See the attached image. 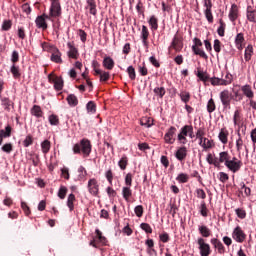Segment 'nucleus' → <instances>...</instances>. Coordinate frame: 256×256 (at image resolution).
<instances>
[{
	"instance_id": "obj_1",
	"label": "nucleus",
	"mask_w": 256,
	"mask_h": 256,
	"mask_svg": "<svg viewBox=\"0 0 256 256\" xmlns=\"http://www.w3.org/2000/svg\"><path fill=\"white\" fill-rule=\"evenodd\" d=\"M93 150V145L91 144V140L87 138H83L79 143H76L73 146L74 155H82V157L87 158L91 155V151Z\"/></svg>"
},
{
	"instance_id": "obj_2",
	"label": "nucleus",
	"mask_w": 256,
	"mask_h": 256,
	"mask_svg": "<svg viewBox=\"0 0 256 256\" xmlns=\"http://www.w3.org/2000/svg\"><path fill=\"white\" fill-rule=\"evenodd\" d=\"M63 14L62 8H61V2L59 1H53L51 2V6L49 9V14L46 16L48 18V21H55V19H59L61 15Z\"/></svg>"
},
{
	"instance_id": "obj_3",
	"label": "nucleus",
	"mask_w": 256,
	"mask_h": 256,
	"mask_svg": "<svg viewBox=\"0 0 256 256\" xmlns=\"http://www.w3.org/2000/svg\"><path fill=\"white\" fill-rule=\"evenodd\" d=\"M187 136L190 137V139H194L195 134L193 133V125H185L180 129V133L178 134V141L182 145H186Z\"/></svg>"
},
{
	"instance_id": "obj_4",
	"label": "nucleus",
	"mask_w": 256,
	"mask_h": 256,
	"mask_svg": "<svg viewBox=\"0 0 256 256\" xmlns=\"http://www.w3.org/2000/svg\"><path fill=\"white\" fill-rule=\"evenodd\" d=\"M220 101L222 103L223 109H231V101L233 100V93L228 89H225L219 94Z\"/></svg>"
},
{
	"instance_id": "obj_5",
	"label": "nucleus",
	"mask_w": 256,
	"mask_h": 256,
	"mask_svg": "<svg viewBox=\"0 0 256 256\" xmlns=\"http://www.w3.org/2000/svg\"><path fill=\"white\" fill-rule=\"evenodd\" d=\"M174 49L176 53H181L183 51V37L179 36V33H176L172 39L170 46L168 47V51Z\"/></svg>"
},
{
	"instance_id": "obj_6",
	"label": "nucleus",
	"mask_w": 256,
	"mask_h": 256,
	"mask_svg": "<svg viewBox=\"0 0 256 256\" xmlns=\"http://www.w3.org/2000/svg\"><path fill=\"white\" fill-rule=\"evenodd\" d=\"M225 167L229 169L232 173H237L241 170V167H243V162L241 160L237 159V157H232L226 164Z\"/></svg>"
},
{
	"instance_id": "obj_7",
	"label": "nucleus",
	"mask_w": 256,
	"mask_h": 256,
	"mask_svg": "<svg viewBox=\"0 0 256 256\" xmlns=\"http://www.w3.org/2000/svg\"><path fill=\"white\" fill-rule=\"evenodd\" d=\"M197 243L199 245L198 249L201 256L211 255V246L205 242V239L198 238Z\"/></svg>"
},
{
	"instance_id": "obj_8",
	"label": "nucleus",
	"mask_w": 256,
	"mask_h": 256,
	"mask_svg": "<svg viewBox=\"0 0 256 256\" xmlns=\"http://www.w3.org/2000/svg\"><path fill=\"white\" fill-rule=\"evenodd\" d=\"M232 238L236 243H243L247 239V235L240 226H237L232 232Z\"/></svg>"
},
{
	"instance_id": "obj_9",
	"label": "nucleus",
	"mask_w": 256,
	"mask_h": 256,
	"mask_svg": "<svg viewBox=\"0 0 256 256\" xmlns=\"http://www.w3.org/2000/svg\"><path fill=\"white\" fill-rule=\"evenodd\" d=\"M177 134V128L174 126H171L166 134L164 135V141L168 145H173L175 143V135Z\"/></svg>"
},
{
	"instance_id": "obj_10",
	"label": "nucleus",
	"mask_w": 256,
	"mask_h": 256,
	"mask_svg": "<svg viewBox=\"0 0 256 256\" xmlns=\"http://www.w3.org/2000/svg\"><path fill=\"white\" fill-rule=\"evenodd\" d=\"M48 14H42L40 16H37L36 19H35V23H36V27L38 29H43V31L47 30V20H49L48 18Z\"/></svg>"
},
{
	"instance_id": "obj_11",
	"label": "nucleus",
	"mask_w": 256,
	"mask_h": 256,
	"mask_svg": "<svg viewBox=\"0 0 256 256\" xmlns=\"http://www.w3.org/2000/svg\"><path fill=\"white\" fill-rule=\"evenodd\" d=\"M88 191L89 194L93 195L94 197L99 195V183L97 182V179L92 178L88 181Z\"/></svg>"
},
{
	"instance_id": "obj_12",
	"label": "nucleus",
	"mask_w": 256,
	"mask_h": 256,
	"mask_svg": "<svg viewBox=\"0 0 256 256\" xmlns=\"http://www.w3.org/2000/svg\"><path fill=\"white\" fill-rule=\"evenodd\" d=\"M67 47L69 49L67 52L69 59H79V50L75 47V44L73 42H68Z\"/></svg>"
},
{
	"instance_id": "obj_13",
	"label": "nucleus",
	"mask_w": 256,
	"mask_h": 256,
	"mask_svg": "<svg viewBox=\"0 0 256 256\" xmlns=\"http://www.w3.org/2000/svg\"><path fill=\"white\" fill-rule=\"evenodd\" d=\"M228 17L232 23H235L236 19H239V7L237 4H232Z\"/></svg>"
},
{
	"instance_id": "obj_14",
	"label": "nucleus",
	"mask_w": 256,
	"mask_h": 256,
	"mask_svg": "<svg viewBox=\"0 0 256 256\" xmlns=\"http://www.w3.org/2000/svg\"><path fill=\"white\" fill-rule=\"evenodd\" d=\"M246 17L250 23H256V9L255 7L248 5L246 8Z\"/></svg>"
},
{
	"instance_id": "obj_15",
	"label": "nucleus",
	"mask_w": 256,
	"mask_h": 256,
	"mask_svg": "<svg viewBox=\"0 0 256 256\" xmlns=\"http://www.w3.org/2000/svg\"><path fill=\"white\" fill-rule=\"evenodd\" d=\"M235 45L238 51H243L245 47V35L243 33H238L235 37Z\"/></svg>"
},
{
	"instance_id": "obj_16",
	"label": "nucleus",
	"mask_w": 256,
	"mask_h": 256,
	"mask_svg": "<svg viewBox=\"0 0 256 256\" xmlns=\"http://www.w3.org/2000/svg\"><path fill=\"white\" fill-rule=\"evenodd\" d=\"M211 245H213L214 249H218V253L220 255H223L225 253V246L223 245V242L217 238H212L210 240Z\"/></svg>"
},
{
	"instance_id": "obj_17",
	"label": "nucleus",
	"mask_w": 256,
	"mask_h": 256,
	"mask_svg": "<svg viewBox=\"0 0 256 256\" xmlns=\"http://www.w3.org/2000/svg\"><path fill=\"white\" fill-rule=\"evenodd\" d=\"M175 157L178 161H180V163H182V161H185V159H187V147L182 146L178 148L175 152Z\"/></svg>"
},
{
	"instance_id": "obj_18",
	"label": "nucleus",
	"mask_w": 256,
	"mask_h": 256,
	"mask_svg": "<svg viewBox=\"0 0 256 256\" xmlns=\"http://www.w3.org/2000/svg\"><path fill=\"white\" fill-rule=\"evenodd\" d=\"M62 55L63 54L61 53V51H59V48H54V51L51 54L50 60L53 63H58L59 65H61V63H63V59L61 58Z\"/></svg>"
},
{
	"instance_id": "obj_19",
	"label": "nucleus",
	"mask_w": 256,
	"mask_h": 256,
	"mask_svg": "<svg viewBox=\"0 0 256 256\" xmlns=\"http://www.w3.org/2000/svg\"><path fill=\"white\" fill-rule=\"evenodd\" d=\"M0 100L2 107H4V111H7L8 113L9 111H11V107L13 109V107L15 106V103H13V101H11V99H9L8 97L0 96Z\"/></svg>"
},
{
	"instance_id": "obj_20",
	"label": "nucleus",
	"mask_w": 256,
	"mask_h": 256,
	"mask_svg": "<svg viewBox=\"0 0 256 256\" xmlns=\"http://www.w3.org/2000/svg\"><path fill=\"white\" fill-rule=\"evenodd\" d=\"M86 9L89 10L90 15L97 16V2L95 0H86Z\"/></svg>"
},
{
	"instance_id": "obj_21",
	"label": "nucleus",
	"mask_w": 256,
	"mask_h": 256,
	"mask_svg": "<svg viewBox=\"0 0 256 256\" xmlns=\"http://www.w3.org/2000/svg\"><path fill=\"white\" fill-rule=\"evenodd\" d=\"M141 39L144 47H149V28L145 25L142 26Z\"/></svg>"
},
{
	"instance_id": "obj_22",
	"label": "nucleus",
	"mask_w": 256,
	"mask_h": 256,
	"mask_svg": "<svg viewBox=\"0 0 256 256\" xmlns=\"http://www.w3.org/2000/svg\"><path fill=\"white\" fill-rule=\"evenodd\" d=\"M218 139L221 141V143H223V145H227L229 142V130L222 128L219 132Z\"/></svg>"
},
{
	"instance_id": "obj_23",
	"label": "nucleus",
	"mask_w": 256,
	"mask_h": 256,
	"mask_svg": "<svg viewBox=\"0 0 256 256\" xmlns=\"http://www.w3.org/2000/svg\"><path fill=\"white\" fill-rule=\"evenodd\" d=\"M241 91H242L243 95H245V97L250 99V101H251V99H253V97H255V93L253 92V89L251 88V85H249V84L242 86Z\"/></svg>"
},
{
	"instance_id": "obj_24",
	"label": "nucleus",
	"mask_w": 256,
	"mask_h": 256,
	"mask_svg": "<svg viewBox=\"0 0 256 256\" xmlns=\"http://www.w3.org/2000/svg\"><path fill=\"white\" fill-rule=\"evenodd\" d=\"M231 159V154L227 151H223L219 153V158H218V167H220L221 163H226Z\"/></svg>"
},
{
	"instance_id": "obj_25",
	"label": "nucleus",
	"mask_w": 256,
	"mask_h": 256,
	"mask_svg": "<svg viewBox=\"0 0 256 256\" xmlns=\"http://www.w3.org/2000/svg\"><path fill=\"white\" fill-rule=\"evenodd\" d=\"M102 65L105 69H108V71H112L113 67H115V61L113 58L106 56L103 59Z\"/></svg>"
},
{
	"instance_id": "obj_26",
	"label": "nucleus",
	"mask_w": 256,
	"mask_h": 256,
	"mask_svg": "<svg viewBox=\"0 0 256 256\" xmlns=\"http://www.w3.org/2000/svg\"><path fill=\"white\" fill-rule=\"evenodd\" d=\"M122 197L125 201L129 202V199L133 197V190H131V186H125L122 188Z\"/></svg>"
},
{
	"instance_id": "obj_27",
	"label": "nucleus",
	"mask_w": 256,
	"mask_h": 256,
	"mask_svg": "<svg viewBox=\"0 0 256 256\" xmlns=\"http://www.w3.org/2000/svg\"><path fill=\"white\" fill-rule=\"evenodd\" d=\"M253 45L249 44L246 48H245V52H244V59L246 62L251 61V58L253 57Z\"/></svg>"
},
{
	"instance_id": "obj_28",
	"label": "nucleus",
	"mask_w": 256,
	"mask_h": 256,
	"mask_svg": "<svg viewBox=\"0 0 256 256\" xmlns=\"http://www.w3.org/2000/svg\"><path fill=\"white\" fill-rule=\"evenodd\" d=\"M12 131H13V128L11 127V125H7L5 129L0 130V137L2 139H7L11 137Z\"/></svg>"
},
{
	"instance_id": "obj_29",
	"label": "nucleus",
	"mask_w": 256,
	"mask_h": 256,
	"mask_svg": "<svg viewBox=\"0 0 256 256\" xmlns=\"http://www.w3.org/2000/svg\"><path fill=\"white\" fill-rule=\"evenodd\" d=\"M76 201L77 198L75 197V194L71 193L67 198V207L69 208V211H73L75 209Z\"/></svg>"
},
{
	"instance_id": "obj_30",
	"label": "nucleus",
	"mask_w": 256,
	"mask_h": 256,
	"mask_svg": "<svg viewBox=\"0 0 256 256\" xmlns=\"http://www.w3.org/2000/svg\"><path fill=\"white\" fill-rule=\"evenodd\" d=\"M198 231L200 235H202V237H205V238L211 237V229H209V227L205 225L198 226Z\"/></svg>"
},
{
	"instance_id": "obj_31",
	"label": "nucleus",
	"mask_w": 256,
	"mask_h": 256,
	"mask_svg": "<svg viewBox=\"0 0 256 256\" xmlns=\"http://www.w3.org/2000/svg\"><path fill=\"white\" fill-rule=\"evenodd\" d=\"M66 101L70 107H77L79 105V99L74 94H70L67 96Z\"/></svg>"
},
{
	"instance_id": "obj_32",
	"label": "nucleus",
	"mask_w": 256,
	"mask_h": 256,
	"mask_svg": "<svg viewBox=\"0 0 256 256\" xmlns=\"http://www.w3.org/2000/svg\"><path fill=\"white\" fill-rule=\"evenodd\" d=\"M192 51H193L194 55H199V57H201L202 59L209 58L207 56V54L205 53V51L203 49H201V47L192 46Z\"/></svg>"
},
{
	"instance_id": "obj_33",
	"label": "nucleus",
	"mask_w": 256,
	"mask_h": 256,
	"mask_svg": "<svg viewBox=\"0 0 256 256\" xmlns=\"http://www.w3.org/2000/svg\"><path fill=\"white\" fill-rule=\"evenodd\" d=\"M152 31H157L159 29V19L155 17V15L151 16L149 21H148Z\"/></svg>"
},
{
	"instance_id": "obj_34",
	"label": "nucleus",
	"mask_w": 256,
	"mask_h": 256,
	"mask_svg": "<svg viewBox=\"0 0 256 256\" xmlns=\"http://www.w3.org/2000/svg\"><path fill=\"white\" fill-rule=\"evenodd\" d=\"M31 115H34V117H37V119L43 117V110H41V106L34 105L31 109Z\"/></svg>"
},
{
	"instance_id": "obj_35",
	"label": "nucleus",
	"mask_w": 256,
	"mask_h": 256,
	"mask_svg": "<svg viewBox=\"0 0 256 256\" xmlns=\"http://www.w3.org/2000/svg\"><path fill=\"white\" fill-rule=\"evenodd\" d=\"M10 72L12 73L14 79L21 78V69L16 64H12V66L10 68Z\"/></svg>"
},
{
	"instance_id": "obj_36",
	"label": "nucleus",
	"mask_w": 256,
	"mask_h": 256,
	"mask_svg": "<svg viewBox=\"0 0 256 256\" xmlns=\"http://www.w3.org/2000/svg\"><path fill=\"white\" fill-rule=\"evenodd\" d=\"M179 97L181 99V101L185 104H188L189 101H191V93H189L188 91H181L179 94Z\"/></svg>"
},
{
	"instance_id": "obj_37",
	"label": "nucleus",
	"mask_w": 256,
	"mask_h": 256,
	"mask_svg": "<svg viewBox=\"0 0 256 256\" xmlns=\"http://www.w3.org/2000/svg\"><path fill=\"white\" fill-rule=\"evenodd\" d=\"M41 149H42V153L44 155H47V153L51 151V141L44 140L43 142H41Z\"/></svg>"
},
{
	"instance_id": "obj_38",
	"label": "nucleus",
	"mask_w": 256,
	"mask_h": 256,
	"mask_svg": "<svg viewBox=\"0 0 256 256\" xmlns=\"http://www.w3.org/2000/svg\"><path fill=\"white\" fill-rule=\"evenodd\" d=\"M245 143L243 142V138L241 137V133L238 132V139L236 140V151L237 153H241L243 151V147Z\"/></svg>"
},
{
	"instance_id": "obj_39",
	"label": "nucleus",
	"mask_w": 256,
	"mask_h": 256,
	"mask_svg": "<svg viewBox=\"0 0 256 256\" xmlns=\"http://www.w3.org/2000/svg\"><path fill=\"white\" fill-rule=\"evenodd\" d=\"M219 27L217 29V33L220 37H225V29L227 27V24L223 21V19L219 20Z\"/></svg>"
},
{
	"instance_id": "obj_40",
	"label": "nucleus",
	"mask_w": 256,
	"mask_h": 256,
	"mask_svg": "<svg viewBox=\"0 0 256 256\" xmlns=\"http://www.w3.org/2000/svg\"><path fill=\"white\" fill-rule=\"evenodd\" d=\"M140 125H142V127H153V119L150 117H143L140 120Z\"/></svg>"
},
{
	"instance_id": "obj_41",
	"label": "nucleus",
	"mask_w": 256,
	"mask_h": 256,
	"mask_svg": "<svg viewBox=\"0 0 256 256\" xmlns=\"http://www.w3.org/2000/svg\"><path fill=\"white\" fill-rule=\"evenodd\" d=\"M54 89L56 91H63V78L57 77L54 80Z\"/></svg>"
},
{
	"instance_id": "obj_42",
	"label": "nucleus",
	"mask_w": 256,
	"mask_h": 256,
	"mask_svg": "<svg viewBox=\"0 0 256 256\" xmlns=\"http://www.w3.org/2000/svg\"><path fill=\"white\" fill-rule=\"evenodd\" d=\"M206 161H207V163H209V165H214V167H219L218 158H214L213 154H211V153H209L207 155Z\"/></svg>"
},
{
	"instance_id": "obj_43",
	"label": "nucleus",
	"mask_w": 256,
	"mask_h": 256,
	"mask_svg": "<svg viewBox=\"0 0 256 256\" xmlns=\"http://www.w3.org/2000/svg\"><path fill=\"white\" fill-rule=\"evenodd\" d=\"M200 214L202 217H209V209L207 208L205 201H202L200 204Z\"/></svg>"
},
{
	"instance_id": "obj_44",
	"label": "nucleus",
	"mask_w": 256,
	"mask_h": 256,
	"mask_svg": "<svg viewBox=\"0 0 256 256\" xmlns=\"http://www.w3.org/2000/svg\"><path fill=\"white\" fill-rule=\"evenodd\" d=\"M129 164V159L127 158V156H123L119 162H118V165L120 167V169L122 171H125L127 169V165Z\"/></svg>"
},
{
	"instance_id": "obj_45",
	"label": "nucleus",
	"mask_w": 256,
	"mask_h": 256,
	"mask_svg": "<svg viewBox=\"0 0 256 256\" xmlns=\"http://www.w3.org/2000/svg\"><path fill=\"white\" fill-rule=\"evenodd\" d=\"M154 93L155 95H157V97H159L160 99H163L167 91L165 90V87H156L154 88Z\"/></svg>"
},
{
	"instance_id": "obj_46",
	"label": "nucleus",
	"mask_w": 256,
	"mask_h": 256,
	"mask_svg": "<svg viewBox=\"0 0 256 256\" xmlns=\"http://www.w3.org/2000/svg\"><path fill=\"white\" fill-rule=\"evenodd\" d=\"M210 83L211 85H213V87H217L219 85L225 86V84L223 83V78L212 77L210 78Z\"/></svg>"
},
{
	"instance_id": "obj_47",
	"label": "nucleus",
	"mask_w": 256,
	"mask_h": 256,
	"mask_svg": "<svg viewBox=\"0 0 256 256\" xmlns=\"http://www.w3.org/2000/svg\"><path fill=\"white\" fill-rule=\"evenodd\" d=\"M234 125H239L241 123V110L236 109L233 116Z\"/></svg>"
},
{
	"instance_id": "obj_48",
	"label": "nucleus",
	"mask_w": 256,
	"mask_h": 256,
	"mask_svg": "<svg viewBox=\"0 0 256 256\" xmlns=\"http://www.w3.org/2000/svg\"><path fill=\"white\" fill-rule=\"evenodd\" d=\"M217 109V105H215V100L213 98H210L207 103V111L208 113H213Z\"/></svg>"
},
{
	"instance_id": "obj_49",
	"label": "nucleus",
	"mask_w": 256,
	"mask_h": 256,
	"mask_svg": "<svg viewBox=\"0 0 256 256\" xmlns=\"http://www.w3.org/2000/svg\"><path fill=\"white\" fill-rule=\"evenodd\" d=\"M197 77L200 79V81H203L204 83H207V81H210L211 78H209V75L206 72L199 71L197 73Z\"/></svg>"
},
{
	"instance_id": "obj_50",
	"label": "nucleus",
	"mask_w": 256,
	"mask_h": 256,
	"mask_svg": "<svg viewBox=\"0 0 256 256\" xmlns=\"http://www.w3.org/2000/svg\"><path fill=\"white\" fill-rule=\"evenodd\" d=\"M176 181H178V183H187L189 181V176L186 173H180L176 177Z\"/></svg>"
},
{
	"instance_id": "obj_51",
	"label": "nucleus",
	"mask_w": 256,
	"mask_h": 256,
	"mask_svg": "<svg viewBox=\"0 0 256 256\" xmlns=\"http://www.w3.org/2000/svg\"><path fill=\"white\" fill-rule=\"evenodd\" d=\"M232 82H233V75H231V73H226L225 77L222 78V84H224V86H227V85H231Z\"/></svg>"
},
{
	"instance_id": "obj_52",
	"label": "nucleus",
	"mask_w": 256,
	"mask_h": 256,
	"mask_svg": "<svg viewBox=\"0 0 256 256\" xmlns=\"http://www.w3.org/2000/svg\"><path fill=\"white\" fill-rule=\"evenodd\" d=\"M99 67H101V64H99L97 60H93L92 68L94 71V75H101V69H99Z\"/></svg>"
},
{
	"instance_id": "obj_53",
	"label": "nucleus",
	"mask_w": 256,
	"mask_h": 256,
	"mask_svg": "<svg viewBox=\"0 0 256 256\" xmlns=\"http://www.w3.org/2000/svg\"><path fill=\"white\" fill-rule=\"evenodd\" d=\"M50 125L57 126L59 125V116L52 114L48 117Z\"/></svg>"
},
{
	"instance_id": "obj_54",
	"label": "nucleus",
	"mask_w": 256,
	"mask_h": 256,
	"mask_svg": "<svg viewBox=\"0 0 256 256\" xmlns=\"http://www.w3.org/2000/svg\"><path fill=\"white\" fill-rule=\"evenodd\" d=\"M86 109H87L88 113H96L97 105H95V102L90 101L87 103Z\"/></svg>"
},
{
	"instance_id": "obj_55",
	"label": "nucleus",
	"mask_w": 256,
	"mask_h": 256,
	"mask_svg": "<svg viewBox=\"0 0 256 256\" xmlns=\"http://www.w3.org/2000/svg\"><path fill=\"white\" fill-rule=\"evenodd\" d=\"M127 73L129 75V79H131V81H135L137 74H136L135 68L133 66H129L127 68Z\"/></svg>"
},
{
	"instance_id": "obj_56",
	"label": "nucleus",
	"mask_w": 256,
	"mask_h": 256,
	"mask_svg": "<svg viewBox=\"0 0 256 256\" xmlns=\"http://www.w3.org/2000/svg\"><path fill=\"white\" fill-rule=\"evenodd\" d=\"M42 49L44 51H48V53H53L55 51V49H57V47L53 46V45H50L49 43L47 42H44L42 44Z\"/></svg>"
},
{
	"instance_id": "obj_57",
	"label": "nucleus",
	"mask_w": 256,
	"mask_h": 256,
	"mask_svg": "<svg viewBox=\"0 0 256 256\" xmlns=\"http://www.w3.org/2000/svg\"><path fill=\"white\" fill-rule=\"evenodd\" d=\"M67 191L68 189L65 186H60L58 190L59 199H65V197H67Z\"/></svg>"
},
{
	"instance_id": "obj_58",
	"label": "nucleus",
	"mask_w": 256,
	"mask_h": 256,
	"mask_svg": "<svg viewBox=\"0 0 256 256\" xmlns=\"http://www.w3.org/2000/svg\"><path fill=\"white\" fill-rule=\"evenodd\" d=\"M203 149L207 151V149H213V140H209L208 138H204V142L202 144Z\"/></svg>"
},
{
	"instance_id": "obj_59",
	"label": "nucleus",
	"mask_w": 256,
	"mask_h": 256,
	"mask_svg": "<svg viewBox=\"0 0 256 256\" xmlns=\"http://www.w3.org/2000/svg\"><path fill=\"white\" fill-rule=\"evenodd\" d=\"M140 227L142 231H145V233H153V228H151V225H149L148 223H142L140 224Z\"/></svg>"
},
{
	"instance_id": "obj_60",
	"label": "nucleus",
	"mask_w": 256,
	"mask_h": 256,
	"mask_svg": "<svg viewBox=\"0 0 256 256\" xmlns=\"http://www.w3.org/2000/svg\"><path fill=\"white\" fill-rule=\"evenodd\" d=\"M235 213L239 219H245L247 217V212L243 208H237Z\"/></svg>"
},
{
	"instance_id": "obj_61",
	"label": "nucleus",
	"mask_w": 256,
	"mask_h": 256,
	"mask_svg": "<svg viewBox=\"0 0 256 256\" xmlns=\"http://www.w3.org/2000/svg\"><path fill=\"white\" fill-rule=\"evenodd\" d=\"M13 27V22L11 20H4L2 24V31H9Z\"/></svg>"
},
{
	"instance_id": "obj_62",
	"label": "nucleus",
	"mask_w": 256,
	"mask_h": 256,
	"mask_svg": "<svg viewBox=\"0 0 256 256\" xmlns=\"http://www.w3.org/2000/svg\"><path fill=\"white\" fill-rule=\"evenodd\" d=\"M11 62H12V65H16V63H19V52L17 50H14L12 52Z\"/></svg>"
},
{
	"instance_id": "obj_63",
	"label": "nucleus",
	"mask_w": 256,
	"mask_h": 256,
	"mask_svg": "<svg viewBox=\"0 0 256 256\" xmlns=\"http://www.w3.org/2000/svg\"><path fill=\"white\" fill-rule=\"evenodd\" d=\"M250 137H251V141L253 143V153H255V150H256V128L251 131Z\"/></svg>"
},
{
	"instance_id": "obj_64",
	"label": "nucleus",
	"mask_w": 256,
	"mask_h": 256,
	"mask_svg": "<svg viewBox=\"0 0 256 256\" xmlns=\"http://www.w3.org/2000/svg\"><path fill=\"white\" fill-rule=\"evenodd\" d=\"M33 143V136L28 135L23 141L24 147H30V145Z\"/></svg>"
}]
</instances>
